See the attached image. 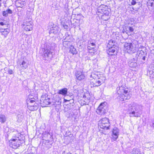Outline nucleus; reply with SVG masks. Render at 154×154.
Returning a JSON list of instances; mask_svg holds the SVG:
<instances>
[{
    "instance_id": "1",
    "label": "nucleus",
    "mask_w": 154,
    "mask_h": 154,
    "mask_svg": "<svg viewBox=\"0 0 154 154\" xmlns=\"http://www.w3.org/2000/svg\"><path fill=\"white\" fill-rule=\"evenodd\" d=\"M128 112L131 117H138L140 115V112L142 106L134 102L131 103L128 106Z\"/></svg>"
},
{
    "instance_id": "2",
    "label": "nucleus",
    "mask_w": 154,
    "mask_h": 154,
    "mask_svg": "<svg viewBox=\"0 0 154 154\" xmlns=\"http://www.w3.org/2000/svg\"><path fill=\"white\" fill-rule=\"evenodd\" d=\"M116 90L117 94L119 95L118 98L120 100L123 101L130 98L131 96L128 89L125 88L122 86H120L117 87Z\"/></svg>"
},
{
    "instance_id": "3",
    "label": "nucleus",
    "mask_w": 154,
    "mask_h": 154,
    "mask_svg": "<svg viewBox=\"0 0 154 154\" xmlns=\"http://www.w3.org/2000/svg\"><path fill=\"white\" fill-rule=\"evenodd\" d=\"M52 52H51V49L49 46H47L44 48V51L42 54L43 59L46 62L51 60L53 57Z\"/></svg>"
},
{
    "instance_id": "4",
    "label": "nucleus",
    "mask_w": 154,
    "mask_h": 154,
    "mask_svg": "<svg viewBox=\"0 0 154 154\" xmlns=\"http://www.w3.org/2000/svg\"><path fill=\"white\" fill-rule=\"evenodd\" d=\"M37 99L36 97L32 98H31L28 100L27 102L28 107L29 109L32 111L36 110L38 108V105L36 103L35 100Z\"/></svg>"
},
{
    "instance_id": "5",
    "label": "nucleus",
    "mask_w": 154,
    "mask_h": 154,
    "mask_svg": "<svg viewBox=\"0 0 154 154\" xmlns=\"http://www.w3.org/2000/svg\"><path fill=\"white\" fill-rule=\"evenodd\" d=\"M124 46V50L127 53L130 54L134 53L137 51L135 45L131 43H125Z\"/></svg>"
},
{
    "instance_id": "6",
    "label": "nucleus",
    "mask_w": 154,
    "mask_h": 154,
    "mask_svg": "<svg viewBox=\"0 0 154 154\" xmlns=\"http://www.w3.org/2000/svg\"><path fill=\"white\" fill-rule=\"evenodd\" d=\"M98 125L102 129L106 130L109 129L110 126L109 119L106 118L101 119L99 122Z\"/></svg>"
},
{
    "instance_id": "7",
    "label": "nucleus",
    "mask_w": 154,
    "mask_h": 154,
    "mask_svg": "<svg viewBox=\"0 0 154 154\" xmlns=\"http://www.w3.org/2000/svg\"><path fill=\"white\" fill-rule=\"evenodd\" d=\"M106 103L104 102L100 103L97 108L96 112L100 115H102L105 114L106 112Z\"/></svg>"
},
{
    "instance_id": "8",
    "label": "nucleus",
    "mask_w": 154,
    "mask_h": 154,
    "mask_svg": "<svg viewBox=\"0 0 154 154\" xmlns=\"http://www.w3.org/2000/svg\"><path fill=\"white\" fill-rule=\"evenodd\" d=\"M44 137L47 136L48 138L51 139L50 140H45V141H43V145H44V146H45L48 148H50L51 147V145L52 144L53 142L52 139V135L49 133H47L46 134H44Z\"/></svg>"
},
{
    "instance_id": "9",
    "label": "nucleus",
    "mask_w": 154,
    "mask_h": 154,
    "mask_svg": "<svg viewBox=\"0 0 154 154\" xmlns=\"http://www.w3.org/2000/svg\"><path fill=\"white\" fill-rule=\"evenodd\" d=\"M107 12H109L108 10V6L105 5H102L98 7L97 13L98 15H100V13L103 15L107 13Z\"/></svg>"
},
{
    "instance_id": "10",
    "label": "nucleus",
    "mask_w": 154,
    "mask_h": 154,
    "mask_svg": "<svg viewBox=\"0 0 154 154\" xmlns=\"http://www.w3.org/2000/svg\"><path fill=\"white\" fill-rule=\"evenodd\" d=\"M18 142L17 139H13L9 141V146L13 149H17L19 146L20 144Z\"/></svg>"
},
{
    "instance_id": "11",
    "label": "nucleus",
    "mask_w": 154,
    "mask_h": 154,
    "mask_svg": "<svg viewBox=\"0 0 154 154\" xmlns=\"http://www.w3.org/2000/svg\"><path fill=\"white\" fill-rule=\"evenodd\" d=\"M32 22H24L23 24V28L26 31H30L32 29Z\"/></svg>"
},
{
    "instance_id": "12",
    "label": "nucleus",
    "mask_w": 154,
    "mask_h": 154,
    "mask_svg": "<svg viewBox=\"0 0 154 154\" xmlns=\"http://www.w3.org/2000/svg\"><path fill=\"white\" fill-rule=\"evenodd\" d=\"M137 58H134L132 59H129L128 60V65L131 67H136L137 66Z\"/></svg>"
},
{
    "instance_id": "13",
    "label": "nucleus",
    "mask_w": 154,
    "mask_h": 154,
    "mask_svg": "<svg viewBox=\"0 0 154 154\" xmlns=\"http://www.w3.org/2000/svg\"><path fill=\"white\" fill-rule=\"evenodd\" d=\"M26 0H17L16 1V6L23 8L26 5Z\"/></svg>"
},
{
    "instance_id": "14",
    "label": "nucleus",
    "mask_w": 154,
    "mask_h": 154,
    "mask_svg": "<svg viewBox=\"0 0 154 154\" xmlns=\"http://www.w3.org/2000/svg\"><path fill=\"white\" fill-rule=\"evenodd\" d=\"M90 83L91 85L94 87H98L101 85V81L98 79H95L94 78L91 79Z\"/></svg>"
},
{
    "instance_id": "15",
    "label": "nucleus",
    "mask_w": 154,
    "mask_h": 154,
    "mask_svg": "<svg viewBox=\"0 0 154 154\" xmlns=\"http://www.w3.org/2000/svg\"><path fill=\"white\" fill-rule=\"evenodd\" d=\"M112 137L114 140H116L118 138L119 135V130L116 127H115L112 130Z\"/></svg>"
},
{
    "instance_id": "16",
    "label": "nucleus",
    "mask_w": 154,
    "mask_h": 154,
    "mask_svg": "<svg viewBox=\"0 0 154 154\" xmlns=\"http://www.w3.org/2000/svg\"><path fill=\"white\" fill-rule=\"evenodd\" d=\"M75 75L77 79L79 81L84 79L85 76L83 72L81 71H77L75 73Z\"/></svg>"
},
{
    "instance_id": "17",
    "label": "nucleus",
    "mask_w": 154,
    "mask_h": 154,
    "mask_svg": "<svg viewBox=\"0 0 154 154\" xmlns=\"http://www.w3.org/2000/svg\"><path fill=\"white\" fill-rule=\"evenodd\" d=\"M108 48L107 51V53L109 55H112L114 54V53L117 50L118 47L117 46H116Z\"/></svg>"
},
{
    "instance_id": "18",
    "label": "nucleus",
    "mask_w": 154,
    "mask_h": 154,
    "mask_svg": "<svg viewBox=\"0 0 154 154\" xmlns=\"http://www.w3.org/2000/svg\"><path fill=\"white\" fill-rule=\"evenodd\" d=\"M32 14V13L31 12L29 11H27L26 13V17L24 22H32V17L31 16Z\"/></svg>"
},
{
    "instance_id": "19",
    "label": "nucleus",
    "mask_w": 154,
    "mask_h": 154,
    "mask_svg": "<svg viewBox=\"0 0 154 154\" xmlns=\"http://www.w3.org/2000/svg\"><path fill=\"white\" fill-rule=\"evenodd\" d=\"M146 54H145L144 52L141 50H139L137 53V55H138V56L140 57H141V56H143L142 58V59L144 60H145L146 57Z\"/></svg>"
},
{
    "instance_id": "20",
    "label": "nucleus",
    "mask_w": 154,
    "mask_h": 154,
    "mask_svg": "<svg viewBox=\"0 0 154 154\" xmlns=\"http://www.w3.org/2000/svg\"><path fill=\"white\" fill-rule=\"evenodd\" d=\"M67 93V89L66 88H64L59 90L57 93L59 94H61L63 96H65Z\"/></svg>"
},
{
    "instance_id": "21",
    "label": "nucleus",
    "mask_w": 154,
    "mask_h": 154,
    "mask_svg": "<svg viewBox=\"0 0 154 154\" xmlns=\"http://www.w3.org/2000/svg\"><path fill=\"white\" fill-rule=\"evenodd\" d=\"M116 42L114 40L111 39L109 41V42L107 45L108 48H110V47H114L117 46L116 45Z\"/></svg>"
},
{
    "instance_id": "22",
    "label": "nucleus",
    "mask_w": 154,
    "mask_h": 154,
    "mask_svg": "<svg viewBox=\"0 0 154 154\" xmlns=\"http://www.w3.org/2000/svg\"><path fill=\"white\" fill-rule=\"evenodd\" d=\"M59 30L60 29L58 26L52 28L50 31V33H53L54 34H56L58 33Z\"/></svg>"
},
{
    "instance_id": "23",
    "label": "nucleus",
    "mask_w": 154,
    "mask_h": 154,
    "mask_svg": "<svg viewBox=\"0 0 154 154\" xmlns=\"http://www.w3.org/2000/svg\"><path fill=\"white\" fill-rule=\"evenodd\" d=\"M12 13V11L10 9L8 8L7 10L3 11L2 14L3 16L7 17L8 16V14H11Z\"/></svg>"
},
{
    "instance_id": "24",
    "label": "nucleus",
    "mask_w": 154,
    "mask_h": 154,
    "mask_svg": "<svg viewBox=\"0 0 154 154\" xmlns=\"http://www.w3.org/2000/svg\"><path fill=\"white\" fill-rule=\"evenodd\" d=\"M43 106H46L51 103L50 99L48 97H46L43 101Z\"/></svg>"
},
{
    "instance_id": "25",
    "label": "nucleus",
    "mask_w": 154,
    "mask_h": 154,
    "mask_svg": "<svg viewBox=\"0 0 154 154\" xmlns=\"http://www.w3.org/2000/svg\"><path fill=\"white\" fill-rule=\"evenodd\" d=\"M106 14L101 15V18L104 21H106L108 20L109 18V12H107Z\"/></svg>"
},
{
    "instance_id": "26",
    "label": "nucleus",
    "mask_w": 154,
    "mask_h": 154,
    "mask_svg": "<svg viewBox=\"0 0 154 154\" xmlns=\"http://www.w3.org/2000/svg\"><path fill=\"white\" fill-rule=\"evenodd\" d=\"M131 154H141L140 149L137 148L133 149Z\"/></svg>"
},
{
    "instance_id": "27",
    "label": "nucleus",
    "mask_w": 154,
    "mask_h": 154,
    "mask_svg": "<svg viewBox=\"0 0 154 154\" xmlns=\"http://www.w3.org/2000/svg\"><path fill=\"white\" fill-rule=\"evenodd\" d=\"M6 120V118L4 115H1L0 116V122L2 123H4Z\"/></svg>"
},
{
    "instance_id": "28",
    "label": "nucleus",
    "mask_w": 154,
    "mask_h": 154,
    "mask_svg": "<svg viewBox=\"0 0 154 154\" xmlns=\"http://www.w3.org/2000/svg\"><path fill=\"white\" fill-rule=\"evenodd\" d=\"M71 36L69 35L68 33H66L65 34V38H64V42H69L70 41Z\"/></svg>"
},
{
    "instance_id": "29",
    "label": "nucleus",
    "mask_w": 154,
    "mask_h": 154,
    "mask_svg": "<svg viewBox=\"0 0 154 154\" xmlns=\"http://www.w3.org/2000/svg\"><path fill=\"white\" fill-rule=\"evenodd\" d=\"M69 51L73 54H76L77 53L76 49L72 46H71L70 48Z\"/></svg>"
},
{
    "instance_id": "30",
    "label": "nucleus",
    "mask_w": 154,
    "mask_h": 154,
    "mask_svg": "<svg viewBox=\"0 0 154 154\" xmlns=\"http://www.w3.org/2000/svg\"><path fill=\"white\" fill-rule=\"evenodd\" d=\"M6 29H7V28ZM9 32V29L7 30V29H4V31L2 32V35L4 36L5 38H6Z\"/></svg>"
},
{
    "instance_id": "31",
    "label": "nucleus",
    "mask_w": 154,
    "mask_h": 154,
    "mask_svg": "<svg viewBox=\"0 0 154 154\" xmlns=\"http://www.w3.org/2000/svg\"><path fill=\"white\" fill-rule=\"evenodd\" d=\"M94 41L91 40L89 41L88 42V47H90V46L95 47V44Z\"/></svg>"
},
{
    "instance_id": "32",
    "label": "nucleus",
    "mask_w": 154,
    "mask_h": 154,
    "mask_svg": "<svg viewBox=\"0 0 154 154\" xmlns=\"http://www.w3.org/2000/svg\"><path fill=\"white\" fill-rule=\"evenodd\" d=\"M147 5L148 6H150L152 7L153 8H154V1L150 2V1H148L147 3Z\"/></svg>"
},
{
    "instance_id": "33",
    "label": "nucleus",
    "mask_w": 154,
    "mask_h": 154,
    "mask_svg": "<svg viewBox=\"0 0 154 154\" xmlns=\"http://www.w3.org/2000/svg\"><path fill=\"white\" fill-rule=\"evenodd\" d=\"M125 27L126 29H127L128 30V34H129V31L133 32L134 31V29L132 27L130 26H125Z\"/></svg>"
},
{
    "instance_id": "34",
    "label": "nucleus",
    "mask_w": 154,
    "mask_h": 154,
    "mask_svg": "<svg viewBox=\"0 0 154 154\" xmlns=\"http://www.w3.org/2000/svg\"><path fill=\"white\" fill-rule=\"evenodd\" d=\"M95 47L90 46V47L89 48V47H88V48L89 50V52H93L92 51H91V50H92L93 51H94V49Z\"/></svg>"
},
{
    "instance_id": "35",
    "label": "nucleus",
    "mask_w": 154,
    "mask_h": 154,
    "mask_svg": "<svg viewBox=\"0 0 154 154\" xmlns=\"http://www.w3.org/2000/svg\"><path fill=\"white\" fill-rule=\"evenodd\" d=\"M21 65H23V67L25 69L28 66V65L27 64H26V62L24 61H22V63L21 64Z\"/></svg>"
},
{
    "instance_id": "36",
    "label": "nucleus",
    "mask_w": 154,
    "mask_h": 154,
    "mask_svg": "<svg viewBox=\"0 0 154 154\" xmlns=\"http://www.w3.org/2000/svg\"><path fill=\"white\" fill-rule=\"evenodd\" d=\"M125 29H123L122 30V32L123 33H126V34L129 35L128 34V30L127 29H126V28L125 27Z\"/></svg>"
},
{
    "instance_id": "37",
    "label": "nucleus",
    "mask_w": 154,
    "mask_h": 154,
    "mask_svg": "<svg viewBox=\"0 0 154 154\" xmlns=\"http://www.w3.org/2000/svg\"><path fill=\"white\" fill-rule=\"evenodd\" d=\"M0 25L2 26H7L6 27H8L9 26V24H7L3 22H0Z\"/></svg>"
},
{
    "instance_id": "38",
    "label": "nucleus",
    "mask_w": 154,
    "mask_h": 154,
    "mask_svg": "<svg viewBox=\"0 0 154 154\" xmlns=\"http://www.w3.org/2000/svg\"><path fill=\"white\" fill-rule=\"evenodd\" d=\"M129 1L131 2V4L132 5H134L136 3V1L134 0H129Z\"/></svg>"
},
{
    "instance_id": "39",
    "label": "nucleus",
    "mask_w": 154,
    "mask_h": 154,
    "mask_svg": "<svg viewBox=\"0 0 154 154\" xmlns=\"http://www.w3.org/2000/svg\"><path fill=\"white\" fill-rule=\"evenodd\" d=\"M8 73L10 74H12L13 73V71L12 69H9L8 71Z\"/></svg>"
},
{
    "instance_id": "40",
    "label": "nucleus",
    "mask_w": 154,
    "mask_h": 154,
    "mask_svg": "<svg viewBox=\"0 0 154 154\" xmlns=\"http://www.w3.org/2000/svg\"><path fill=\"white\" fill-rule=\"evenodd\" d=\"M17 139L18 140V141H22L24 140V139H25V138L23 137L22 138V139H20V138H19V137H17Z\"/></svg>"
},
{
    "instance_id": "41",
    "label": "nucleus",
    "mask_w": 154,
    "mask_h": 154,
    "mask_svg": "<svg viewBox=\"0 0 154 154\" xmlns=\"http://www.w3.org/2000/svg\"><path fill=\"white\" fill-rule=\"evenodd\" d=\"M62 154H72V153L69 152H66L65 151H64L63 152Z\"/></svg>"
},
{
    "instance_id": "42",
    "label": "nucleus",
    "mask_w": 154,
    "mask_h": 154,
    "mask_svg": "<svg viewBox=\"0 0 154 154\" xmlns=\"http://www.w3.org/2000/svg\"><path fill=\"white\" fill-rule=\"evenodd\" d=\"M74 99H72V100H69V102L70 103H74Z\"/></svg>"
},
{
    "instance_id": "43",
    "label": "nucleus",
    "mask_w": 154,
    "mask_h": 154,
    "mask_svg": "<svg viewBox=\"0 0 154 154\" xmlns=\"http://www.w3.org/2000/svg\"><path fill=\"white\" fill-rule=\"evenodd\" d=\"M7 26H4V27L5 28L4 29H6L7 28V30H8V27H9V26L8 27H6Z\"/></svg>"
},
{
    "instance_id": "44",
    "label": "nucleus",
    "mask_w": 154,
    "mask_h": 154,
    "mask_svg": "<svg viewBox=\"0 0 154 154\" xmlns=\"http://www.w3.org/2000/svg\"><path fill=\"white\" fill-rule=\"evenodd\" d=\"M64 100L65 102H69V100H66L65 99H64Z\"/></svg>"
},
{
    "instance_id": "45",
    "label": "nucleus",
    "mask_w": 154,
    "mask_h": 154,
    "mask_svg": "<svg viewBox=\"0 0 154 154\" xmlns=\"http://www.w3.org/2000/svg\"><path fill=\"white\" fill-rule=\"evenodd\" d=\"M144 48V46H140V48H139V49L140 48Z\"/></svg>"
},
{
    "instance_id": "46",
    "label": "nucleus",
    "mask_w": 154,
    "mask_h": 154,
    "mask_svg": "<svg viewBox=\"0 0 154 154\" xmlns=\"http://www.w3.org/2000/svg\"><path fill=\"white\" fill-rule=\"evenodd\" d=\"M57 102L58 103V104H59L61 103V101L59 100V101Z\"/></svg>"
},
{
    "instance_id": "47",
    "label": "nucleus",
    "mask_w": 154,
    "mask_h": 154,
    "mask_svg": "<svg viewBox=\"0 0 154 154\" xmlns=\"http://www.w3.org/2000/svg\"><path fill=\"white\" fill-rule=\"evenodd\" d=\"M21 117H20V120H21V119H22V118H23V116H21Z\"/></svg>"
},
{
    "instance_id": "48",
    "label": "nucleus",
    "mask_w": 154,
    "mask_h": 154,
    "mask_svg": "<svg viewBox=\"0 0 154 154\" xmlns=\"http://www.w3.org/2000/svg\"><path fill=\"white\" fill-rule=\"evenodd\" d=\"M153 1H154V0H149L148 1H150V2H152Z\"/></svg>"
},
{
    "instance_id": "49",
    "label": "nucleus",
    "mask_w": 154,
    "mask_h": 154,
    "mask_svg": "<svg viewBox=\"0 0 154 154\" xmlns=\"http://www.w3.org/2000/svg\"><path fill=\"white\" fill-rule=\"evenodd\" d=\"M152 126L154 128V122L152 123Z\"/></svg>"
},
{
    "instance_id": "50",
    "label": "nucleus",
    "mask_w": 154,
    "mask_h": 154,
    "mask_svg": "<svg viewBox=\"0 0 154 154\" xmlns=\"http://www.w3.org/2000/svg\"><path fill=\"white\" fill-rule=\"evenodd\" d=\"M20 115H19L17 116V117L19 119V117H20Z\"/></svg>"
},
{
    "instance_id": "51",
    "label": "nucleus",
    "mask_w": 154,
    "mask_h": 154,
    "mask_svg": "<svg viewBox=\"0 0 154 154\" xmlns=\"http://www.w3.org/2000/svg\"><path fill=\"white\" fill-rule=\"evenodd\" d=\"M2 1V0H0V5L1 4V2Z\"/></svg>"
},
{
    "instance_id": "52",
    "label": "nucleus",
    "mask_w": 154,
    "mask_h": 154,
    "mask_svg": "<svg viewBox=\"0 0 154 154\" xmlns=\"http://www.w3.org/2000/svg\"><path fill=\"white\" fill-rule=\"evenodd\" d=\"M66 26V28L68 27V26Z\"/></svg>"
},
{
    "instance_id": "53",
    "label": "nucleus",
    "mask_w": 154,
    "mask_h": 154,
    "mask_svg": "<svg viewBox=\"0 0 154 154\" xmlns=\"http://www.w3.org/2000/svg\"><path fill=\"white\" fill-rule=\"evenodd\" d=\"M65 28H67L66 26V27H65Z\"/></svg>"
}]
</instances>
